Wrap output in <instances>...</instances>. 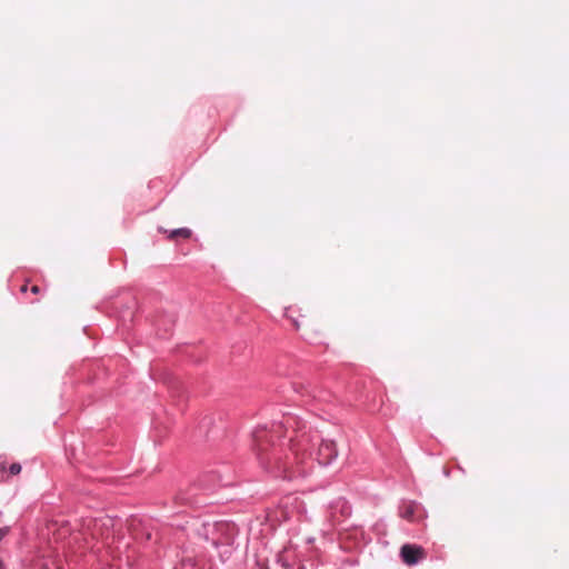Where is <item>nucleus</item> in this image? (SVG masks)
I'll return each instance as SVG.
<instances>
[{
  "instance_id": "nucleus-1",
  "label": "nucleus",
  "mask_w": 569,
  "mask_h": 569,
  "mask_svg": "<svg viewBox=\"0 0 569 569\" xmlns=\"http://www.w3.org/2000/svg\"><path fill=\"white\" fill-rule=\"evenodd\" d=\"M274 432L260 428L253 433L254 450L260 466L286 480L305 478L312 469V462L307 453L311 437L307 433L297 435L284 448L276 446Z\"/></svg>"
},
{
  "instance_id": "nucleus-2",
  "label": "nucleus",
  "mask_w": 569,
  "mask_h": 569,
  "mask_svg": "<svg viewBox=\"0 0 569 569\" xmlns=\"http://www.w3.org/2000/svg\"><path fill=\"white\" fill-rule=\"evenodd\" d=\"M116 525V521L110 517L96 519L90 528L91 539L96 540V543L90 548L94 551H100L101 547L111 549L117 538Z\"/></svg>"
},
{
  "instance_id": "nucleus-3",
  "label": "nucleus",
  "mask_w": 569,
  "mask_h": 569,
  "mask_svg": "<svg viewBox=\"0 0 569 569\" xmlns=\"http://www.w3.org/2000/svg\"><path fill=\"white\" fill-rule=\"evenodd\" d=\"M201 529L202 531H199V535H201L204 540H211L212 545L216 547L224 545L230 546L233 542L236 527L232 523H203Z\"/></svg>"
},
{
  "instance_id": "nucleus-4",
  "label": "nucleus",
  "mask_w": 569,
  "mask_h": 569,
  "mask_svg": "<svg viewBox=\"0 0 569 569\" xmlns=\"http://www.w3.org/2000/svg\"><path fill=\"white\" fill-rule=\"evenodd\" d=\"M400 555L406 565L412 566L426 557V551L420 546L407 543L401 547Z\"/></svg>"
},
{
  "instance_id": "nucleus-5",
  "label": "nucleus",
  "mask_w": 569,
  "mask_h": 569,
  "mask_svg": "<svg viewBox=\"0 0 569 569\" xmlns=\"http://www.w3.org/2000/svg\"><path fill=\"white\" fill-rule=\"evenodd\" d=\"M338 455L336 443L329 440H322L318 448L317 459L322 466L329 465Z\"/></svg>"
},
{
  "instance_id": "nucleus-6",
  "label": "nucleus",
  "mask_w": 569,
  "mask_h": 569,
  "mask_svg": "<svg viewBox=\"0 0 569 569\" xmlns=\"http://www.w3.org/2000/svg\"><path fill=\"white\" fill-rule=\"evenodd\" d=\"M399 516L408 521H417L422 518L420 505L415 501L403 503L399 508Z\"/></svg>"
},
{
  "instance_id": "nucleus-7",
  "label": "nucleus",
  "mask_w": 569,
  "mask_h": 569,
  "mask_svg": "<svg viewBox=\"0 0 569 569\" xmlns=\"http://www.w3.org/2000/svg\"><path fill=\"white\" fill-rule=\"evenodd\" d=\"M191 236V231L188 228H179L170 232L169 238L176 239L178 237L188 239Z\"/></svg>"
},
{
  "instance_id": "nucleus-8",
  "label": "nucleus",
  "mask_w": 569,
  "mask_h": 569,
  "mask_svg": "<svg viewBox=\"0 0 569 569\" xmlns=\"http://www.w3.org/2000/svg\"><path fill=\"white\" fill-rule=\"evenodd\" d=\"M180 569H196V560L191 557H184L181 560Z\"/></svg>"
},
{
  "instance_id": "nucleus-9",
  "label": "nucleus",
  "mask_w": 569,
  "mask_h": 569,
  "mask_svg": "<svg viewBox=\"0 0 569 569\" xmlns=\"http://www.w3.org/2000/svg\"><path fill=\"white\" fill-rule=\"evenodd\" d=\"M286 316L290 319V321H291V323H292L293 328H295L297 331H298V330H300L301 325H300V322H299L298 318L292 317V316H289V315H286Z\"/></svg>"
},
{
  "instance_id": "nucleus-10",
  "label": "nucleus",
  "mask_w": 569,
  "mask_h": 569,
  "mask_svg": "<svg viewBox=\"0 0 569 569\" xmlns=\"http://www.w3.org/2000/svg\"><path fill=\"white\" fill-rule=\"evenodd\" d=\"M11 475H18L21 471V466L19 463H12L9 468Z\"/></svg>"
},
{
  "instance_id": "nucleus-11",
  "label": "nucleus",
  "mask_w": 569,
  "mask_h": 569,
  "mask_svg": "<svg viewBox=\"0 0 569 569\" xmlns=\"http://www.w3.org/2000/svg\"><path fill=\"white\" fill-rule=\"evenodd\" d=\"M30 291H31L32 293H34V295H38V293L40 292V288H39L38 286H36V284H34V286H32V287L30 288Z\"/></svg>"
},
{
  "instance_id": "nucleus-12",
  "label": "nucleus",
  "mask_w": 569,
  "mask_h": 569,
  "mask_svg": "<svg viewBox=\"0 0 569 569\" xmlns=\"http://www.w3.org/2000/svg\"><path fill=\"white\" fill-rule=\"evenodd\" d=\"M7 533V529H0V540Z\"/></svg>"
},
{
  "instance_id": "nucleus-13",
  "label": "nucleus",
  "mask_w": 569,
  "mask_h": 569,
  "mask_svg": "<svg viewBox=\"0 0 569 569\" xmlns=\"http://www.w3.org/2000/svg\"><path fill=\"white\" fill-rule=\"evenodd\" d=\"M308 329L311 331V332H317V328H315L313 326H307Z\"/></svg>"
},
{
  "instance_id": "nucleus-14",
  "label": "nucleus",
  "mask_w": 569,
  "mask_h": 569,
  "mask_svg": "<svg viewBox=\"0 0 569 569\" xmlns=\"http://www.w3.org/2000/svg\"><path fill=\"white\" fill-rule=\"evenodd\" d=\"M21 291H22V292L27 291V284H23V286L21 287Z\"/></svg>"
},
{
  "instance_id": "nucleus-15",
  "label": "nucleus",
  "mask_w": 569,
  "mask_h": 569,
  "mask_svg": "<svg viewBox=\"0 0 569 569\" xmlns=\"http://www.w3.org/2000/svg\"><path fill=\"white\" fill-rule=\"evenodd\" d=\"M0 569H3V568H2V563H1V562H0Z\"/></svg>"
}]
</instances>
